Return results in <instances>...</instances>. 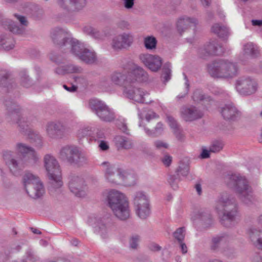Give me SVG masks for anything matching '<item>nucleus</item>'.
Masks as SVG:
<instances>
[{"label":"nucleus","instance_id":"1","mask_svg":"<svg viewBox=\"0 0 262 262\" xmlns=\"http://www.w3.org/2000/svg\"><path fill=\"white\" fill-rule=\"evenodd\" d=\"M51 36L55 42L61 39L62 41L57 43L61 46H69L71 53L85 63L91 64L96 61L97 56L95 52L86 48L83 43L73 38L66 30L56 28L52 31Z\"/></svg>","mask_w":262,"mask_h":262},{"label":"nucleus","instance_id":"2","mask_svg":"<svg viewBox=\"0 0 262 262\" xmlns=\"http://www.w3.org/2000/svg\"><path fill=\"white\" fill-rule=\"evenodd\" d=\"M103 195L107 206L116 218L121 221L130 218L129 202L125 193L117 189H111L105 191Z\"/></svg>","mask_w":262,"mask_h":262},{"label":"nucleus","instance_id":"3","mask_svg":"<svg viewBox=\"0 0 262 262\" xmlns=\"http://www.w3.org/2000/svg\"><path fill=\"white\" fill-rule=\"evenodd\" d=\"M16 150L20 154L21 158L18 161L11 159L10 151H5L3 154L4 159L12 171H15L17 169H20L26 166H34L39 160V156L36 151L31 147L24 143H17Z\"/></svg>","mask_w":262,"mask_h":262},{"label":"nucleus","instance_id":"4","mask_svg":"<svg viewBox=\"0 0 262 262\" xmlns=\"http://www.w3.org/2000/svg\"><path fill=\"white\" fill-rule=\"evenodd\" d=\"M104 176L106 180L110 183L116 185L123 184L130 186L136 183V176L133 173H129L121 168H117L115 165L107 162L101 163Z\"/></svg>","mask_w":262,"mask_h":262},{"label":"nucleus","instance_id":"5","mask_svg":"<svg viewBox=\"0 0 262 262\" xmlns=\"http://www.w3.org/2000/svg\"><path fill=\"white\" fill-rule=\"evenodd\" d=\"M227 179L229 181L228 186L234 189L244 203L249 205L253 202L255 200L253 192L244 177L238 173H234L228 175Z\"/></svg>","mask_w":262,"mask_h":262},{"label":"nucleus","instance_id":"6","mask_svg":"<svg viewBox=\"0 0 262 262\" xmlns=\"http://www.w3.org/2000/svg\"><path fill=\"white\" fill-rule=\"evenodd\" d=\"M210 75L216 78H231L238 73L236 64L228 60H220L210 64L208 67Z\"/></svg>","mask_w":262,"mask_h":262},{"label":"nucleus","instance_id":"7","mask_svg":"<svg viewBox=\"0 0 262 262\" xmlns=\"http://www.w3.org/2000/svg\"><path fill=\"white\" fill-rule=\"evenodd\" d=\"M216 209L220 215H222V222L226 220L232 221L238 215L236 205L227 193L221 195L216 202Z\"/></svg>","mask_w":262,"mask_h":262},{"label":"nucleus","instance_id":"8","mask_svg":"<svg viewBox=\"0 0 262 262\" xmlns=\"http://www.w3.org/2000/svg\"><path fill=\"white\" fill-rule=\"evenodd\" d=\"M43 165L51 183L54 188L62 186L61 172L60 166L56 158L50 154L43 157Z\"/></svg>","mask_w":262,"mask_h":262},{"label":"nucleus","instance_id":"9","mask_svg":"<svg viewBox=\"0 0 262 262\" xmlns=\"http://www.w3.org/2000/svg\"><path fill=\"white\" fill-rule=\"evenodd\" d=\"M22 183L26 193L32 198H39L45 193L43 184L39 178L31 172L25 173Z\"/></svg>","mask_w":262,"mask_h":262},{"label":"nucleus","instance_id":"10","mask_svg":"<svg viewBox=\"0 0 262 262\" xmlns=\"http://www.w3.org/2000/svg\"><path fill=\"white\" fill-rule=\"evenodd\" d=\"M136 214L142 220L146 219L150 214V207L147 195L143 191L136 192L133 199Z\"/></svg>","mask_w":262,"mask_h":262},{"label":"nucleus","instance_id":"11","mask_svg":"<svg viewBox=\"0 0 262 262\" xmlns=\"http://www.w3.org/2000/svg\"><path fill=\"white\" fill-rule=\"evenodd\" d=\"M128 85L127 72L125 70L113 72L109 80H103L100 84L105 91L110 92L115 90L116 86H123L124 89Z\"/></svg>","mask_w":262,"mask_h":262},{"label":"nucleus","instance_id":"12","mask_svg":"<svg viewBox=\"0 0 262 262\" xmlns=\"http://www.w3.org/2000/svg\"><path fill=\"white\" fill-rule=\"evenodd\" d=\"M123 95L135 102L140 103L150 102V99H148L149 93L148 91L135 87L132 84L125 86L123 90Z\"/></svg>","mask_w":262,"mask_h":262},{"label":"nucleus","instance_id":"13","mask_svg":"<svg viewBox=\"0 0 262 262\" xmlns=\"http://www.w3.org/2000/svg\"><path fill=\"white\" fill-rule=\"evenodd\" d=\"M91 109L102 121L110 122L115 118L114 112L103 102L97 99H91L89 102Z\"/></svg>","mask_w":262,"mask_h":262},{"label":"nucleus","instance_id":"14","mask_svg":"<svg viewBox=\"0 0 262 262\" xmlns=\"http://www.w3.org/2000/svg\"><path fill=\"white\" fill-rule=\"evenodd\" d=\"M257 82L249 77L239 78L236 83L237 91L242 95H250L254 93L257 89Z\"/></svg>","mask_w":262,"mask_h":262},{"label":"nucleus","instance_id":"15","mask_svg":"<svg viewBox=\"0 0 262 262\" xmlns=\"http://www.w3.org/2000/svg\"><path fill=\"white\" fill-rule=\"evenodd\" d=\"M130 71L129 73L127 72L129 84L133 85L136 83H141L148 81V74L141 67L134 65Z\"/></svg>","mask_w":262,"mask_h":262},{"label":"nucleus","instance_id":"16","mask_svg":"<svg viewBox=\"0 0 262 262\" xmlns=\"http://www.w3.org/2000/svg\"><path fill=\"white\" fill-rule=\"evenodd\" d=\"M80 152L79 149L75 146L66 145L63 146L59 152V158L70 163L75 162L80 158Z\"/></svg>","mask_w":262,"mask_h":262},{"label":"nucleus","instance_id":"17","mask_svg":"<svg viewBox=\"0 0 262 262\" xmlns=\"http://www.w3.org/2000/svg\"><path fill=\"white\" fill-rule=\"evenodd\" d=\"M71 192L78 197H83L86 194V186L82 179L78 176H72L69 183Z\"/></svg>","mask_w":262,"mask_h":262},{"label":"nucleus","instance_id":"18","mask_svg":"<svg viewBox=\"0 0 262 262\" xmlns=\"http://www.w3.org/2000/svg\"><path fill=\"white\" fill-rule=\"evenodd\" d=\"M139 59L147 68L153 72L158 71L162 63L161 57L149 54H141Z\"/></svg>","mask_w":262,"mask_h":262},{"label":"nucleus","instance_id":"19","mask_svg":"<svg viewBox=\"0 0 262 262\" xmlns=\"http://www.w3.org/2000/svg\"><path fill=\"white\" fill-rule=\"evenodd\" d=\"M181 117L186 121H192L201 118L203 113L193 106H185L181 108Z\"/></svg>","mask_w":262,"mask_h":262},{"label":"nucleus","instance_id":"20","mask_svg":"<svg viewBox=\"0 0 262 262\" xmlns=\"http://www.w3.org/2000/svg\"><path fill=\"white\" fill-rule=\"evenodd\" d=\"M248 237L251 243L257 248L262 250V229L254 225L247 231Z\"/></svg>","mask_w":262,"mask_h":262},{"label":"nucleus","instance_id":"21","mask_svg":"<svg viewBox=\"0 0 262 262\" xmlns=\"http://www.w3.org/2000/svg\"><path fill=\"white\" fill-rule=\"evenodd\" d=\"M87 222L90 225L93 227L95 232L101 236H102L106 232V227L103 219L92 215L89 217Z\"/></svg>","mask_w":262,"mask_h":262},{"label":"nucleus","instance_id":"22","mask_svg":"<svg viewBox=\"0 0 262 262\" xmlns=\"http://www.w3.org/2000/svg\"><path fill=\"white\" fill-rule=\"evenodd\" d=\"M64 130V126L60 122L49 123L46 128L48 135L52 138H57Z\"/></svg>","mask_w":262,"mask_h":262},{"label":"nucleus","instance_id":"23","mask_svg":"<svg viewBox=\"0 0 262 262\" xmlns=\"http://www.w3.org/2000/svg\"><path fill=\"white\" fill-rule=\"evenodd\" d=\"M14 16L20 22L21 25L18 26L16 23L11 21L8 25V29L9 30L15 34H22L25 30L24 26L27 25V21L25 17L16 14H14Z\"/></svg>","mask_w":262,"mask_h":262},{"label":"nucleus","instance_id":"24","mask_svg":"<svg viewBox=\"0 0 262 262\" xmlns=\"http://www.w3.org/2000/svg\"><path fill=\"white\" fill-rule=\"evenodd\" d=\"M197 23L198 20L195 18L183 16L180 17L178 20L177 28L178 31L181 33L189 27L195 26Z\"/></svg>","mask_w":262,"mask_h":262},{"label":"nucleus","instance_id":"25","mask_svg":"<svg viewBox=\"0 0 262 262\" xmlns=\"http://www.w3.org/2000/svg\"><path fill=\"white\" fill-rule=\"evenodd\" d=\"M59 5L64 8L79 10L85 5V0H57Z\"/></svg>","mask_w":262,"mask_h":262},{"label":"nucleus","instance_id":"26","mask_svg":"<svg viewBox=\"0 0 262 262\" xmlns=\"http://www.w3.org/2000/svg\"><path fill=\"white\" fill-rule=\"evenodd\" d=\"M199 52L203 54L204 53L210 55H221L223 52V48L219 45L217 42L214 40L209 42L204 48L200 49Z\"/></svg>","mask_w":262,"mask_h":262},{"label":"nucleus","instance_id":"27","mask_svg":"<svg viewBox=\"0 0 262 262\" xmlns=\"http://www.w3.org/2000/svg\"><path fill=\"white\" fill-rule=\"evenodd\" d=\"M221 113L226 120H233L237 114L236 108L232 104L225 105L221 108Z\"/></svg>","mask_w":262,"mask_h":262},{"label":"nucleus","instance_id":"28","mask_svg":"<svg viewBox=\"0 0 262 262\" xmlns=\"http://www.w3.org/2000/svg\"><path fill=\"white\" fill-rule=\"evenodd\" d=\"M80 67L73 64H69L64 66H59L55 71L58 75H64L66 74L80 73L82 72Z\"/></svg>","mask_w":262,"mask_h":262},{"label":"nucleus","instance_id":"29","mask_svg":"<svg viewBox=\"0 0 262 262\" xmlns=\"http://www.w3.org/2000/svg\"><path fill=\"white\" fill-rule=\"evenodd\" d=\"M114 140L116 145L119 148L129 149L132 147V140L125 136H117Z\"/></svg>","mask_w":262,"mask_h":262},{"label":"nucleus","instance_id":"30","mask_svg":"<svg viewBox=\"0 0 262 262\" xmlns=\"http://www.w3.org/2000/svg\"><path fill=\"white\" fill-rule=\"evenodd\" d=\"M258 52V47L252 42H248L243 47V55L246 57H254Z\"/></svg>","mask_w":262,"mask_h":262},{"label":"nucleus","instance_id":"31","mask_svg":"<svg viewBox=\"0 0 262 262\" xmlns=\"http://www.w3.org/2000/svg\"><path fill=\"white\" fill-rule=\"evenodd\" d=\"M139 125L141 127H142L141 121H140ZM143 128L146 135L152 137H155L161 135L164 129L163 125L161 122L157 123L154 130H150L144 126H143Z\"/></svg>","mask_w":262,"mask_h":262},{"label":"nucleus","instance_id":"32","mask_svg":"<svg viewBox=\"0 0 262 262\" xmlns=\"http://www.w3.org/2000/svg\"><path fill=\"white\" fill-rule=\"evenodd\" d=\"M10 117L12 118L14 120H16V123L20 127L24 128L25 126H28V124L25 121L24 118H20V115L18 110L14 108L13 105L11 107V110L10 111Z\"/></svg>","mask_w":262,"mask_h":262},{"label":"nucleus","instance_id":"33","mask_svg":"<svg viewBox=\"0 0 262 262\" xmlns=\"http://www.w3.org/2000/svg\"><path fill=\"white\" fill-rule=\"evenodd\" d=\"M212 31L217 34L220 37L224 38L229 33V29L225 26L215 24L211 28Z\"/></svg>","mask_w":262,"mask_h":262},{"label":"nucleus","instance_id":"34","mask_svg":"<svg viewBox=\"0 0 262 262\" xmlns=\"http://www.w3.org/2000/svg\"><path fill=\"white\" fill-rule=\"evenodd\" d=\"M120 38L122 40L124 48H126L132 45L134 37L132 33H123L120 34Z\"/></svg>","mask_w":262,"mask_h":262},{"label":"nucleus","instance_id":"35","mask_svg":"<svg viewBox=\"0 0 262 262\" xmlns=\"http://www.w3.org/2000/svg\"><path fill=\"white\" fill-rule=\"evenodd\" d=\"M192 99L194 101L199 102L203 101V104H205V102L211 101L209 97H205L201 90H196L193 94Z\"/></svg>","mask_w":262,"mask_h":262},{"label":"nucleus","instance_id":"36","mask_svg":"<svg viewBox=\"0 0 262 262\" xmlns=\"http://www.w3.org/2000/svg\"><path fill=\"white\" fill-rule=\"evenodd\" d=\"M78 138H82L86 136H91L92 137L93 132L92 130V127L89 126H84L80 128L77 133Z\"/></svg>","mask_w":262,"mask_h":262},{"label":"nucleus","instance_id":"37","mask_svg":"<svg viewBox=\"0 0 262 262\" xmlns=\"http://www.w3.org/2000/svg\"><path fill=\"white\" fill-rule=\"evenodd\" d=\"M144 43L147 49H154L156 47L157 40L156 38L152 36H147L144 38Z\"/></svg>","mask_w":262,"mask_h":262},{"label":"nucleus","instance_id":"38","mask_svg":"<svg viewBox=\"0 0 262 262\" xmlns=\"http://www.w3.org/2000/svg\"><path fill=\"white\" fill-rule=\"evenodd\" d=\"M112 47L115 50L125 48L122 40L120 38V34L113 38L112 42Z\"/></svg>","mask_w":262,"mask_h":262},{"label":"nucleus","instance_id":"39","mask_svg":"<svg viewBox=\"0 0 262 262\" xmlns=\"http://www.w3.org/2000/svg\"><path fill=\"white\" fill-rule=\"evenodd\" d=\"M83 31L85 33L91 35L93 37H94V38H97V39L100 38L99 32L97 31L96 29H95L91 26H85L83 28Z\"/></svg>","mask_w":262,"mask_h":262},{"label":"nucleus","instance_id":"40","mask_svg":"<svg viewBox=\"0 0 262 262\" xmlns=\"http://www.w3.org/2000/svg\"><path fill=\"white\" fill-rule=\"evenodd\" d=\"M185 230L183 227L178 228L173 233L174 237L179 242L183 241L185 235Z\"/></svg>","mask_w":262,"mask_h":262},{"label":"nucleus","instance_id":"41","mask_svg":"<svg viewBox=\"0 0 262 262\" xmlns=\"http://www.w3.org/2000/svg\"><path fill=\"white\" fill-rule=\"evenodd\" d=\"M140 237L137 234L133 235L129 242V247L132 249H136L138 247Z\"/></svg>","mask_w":262,"mask_h":262},{"label":"nucleus","instance_id":"42","mask_svg":"<svg viewBox=\"0 0 262 262\" xmlns=\"http://www.w3.org/2000/svg\"><path fill=\"white\" fill-rule=\"evenodd\" d=\"M171 65L169 63H166L163 67V72L164 74V82H167L170 78Z\"/></svg>","mask_w":262,"mask_h":262},{"label":"nucleus","instance_id":"43","mask_svg":"<svg viewBox=\"0 0 262 262\" xmlns=\"http://www.w3.org/2000/svg\"><path fill=\"white\" fill-rule=\"evenodd\" d=\"M224 144L221 141H216L212 143L210 147V151L211 152L220 151L223 148Z\"/></svg>","mask_w":262,"mask_h":262},{"label":"nucleus","instance_id":"44","mask_svg":"<svg viewBox=\"0 0 262 262\" xmlns=\"http://www.w3.org/2000/svg\"><path fill=\"white\" fill-rule=\"evenodd\" d=\"M154 145L156 149L159 150L166 149L168 147V144L166 142L160 140L155 141Z\"/></svg>","mask_w":262,"mask_h":262},{"label":"nucleus","instance_id":"45","mask_svg":"<svg viewBox=\"0 0 262 262\" xmlns=\"http://www.w3.org/2000/svg\"><path fill=\"white\" fill-rule=\"evenodd\" d=\"M9 39H12L13 40V46L10 49H4L5 50H10L12 49L14 47V46H15V40L11 36H6L5 35H1V36H0V41L2 40L1 42H3V43H4L5 45H6V46H9L10 43L8 41H7V40H9Z\"/></svg>","mask_w":262,"mask_h":262},{"label":"nucleus","instance_id":"46","mask_svg":"<svg viewBox=\"0 0 262 262\" xmlns=\"http://www.w3.org/2000/svg\"><path fill=\"white\" fill-rule=\"evenodd\" d=\"M166 121L170 127L175 131L178 127L177 123L175 119L171 116L167 115Z\"/></svg>","mask_w":262,"mask_h":262},{"label":"nucleus","instance_id":"47","mask_svg":"<svg viewBox=\"0 0 262 262\" xmlns=\"http://www.w3.org/2000/svg\"><path fill=\"white\" fill-rule=\"evenodd\" d=\"M223 237L216 236L212 238V244L213 245L211 246V248L213 249H215L218 244L221 243L223 241Z\"/></svg>","mask_w":262,"mask_h":262},{"label":"nucleus","instance_id":"48","mask_svg":"<svg viewBox=\"0 0 262 262\" xmlns=\"http://www.w3.org/2000/svg\"><path fill=\"white\" fill-rule=\"evenodd\" d=\"M124 7L127 9H132L134 5L135 0H122Z\"/></svg>","mask_w":262,"mask_h":262},{"label":"nucleus","instance_id":"49","mask_svg":"<svg viewBox=\"0 0 262 262\" xmlns=\"http://www.w3.org/2000/svg\"><path fill=\"white\" fill-rule=\"evenodd\" d=\"M172 161V157L168 155L164 156L162 159L163 163L166 166L170 165Z\"/></svg>","mask_w":262,"mask_h":262},{"label":"nucleus","instance_id":"50","mask_svg":"<svg viewBox=\"0 0 262 262\" xmlns=\"http://www.w3.org/2000/svg\"><path fill=\"white\" fill-rule=\"evenodd\" d=\"M178 172L179 174L186 176L189 173V168L187 166H185L183 168L179 167Z\"/></svg>","mask_w":262,"mask_h":262},{"label":"nucleus","instance_id":"51","mask_svg":"<svg viewBox=\"0 0 262 262\" xmlns=\"http://www.w3.org/2000/svg\"><path fill=\"white\" fill-rule=\"evenodd\" d=\"M149 248L151 251L156 252L161 250V247L157 244L152 243L149 245Z\"/></svg>","mask_w":262,"mask_h":262},{"label":"nucleus","instance_id":"52","mask_svg":"<svg viewBox=\"0 0 262 262\" xmlns=\"http://www.w3.org/2000/svg\"><path fill=\"white\" fill-rule=\"evenodd\" d=\"M75 82L78 84L81 85L85 83V79L81 76H75L74 77Z\"/></svg>","mask_w":262,"mask_h":262},{"label":"nucleus","instance_id":"53","mask_svg":"<svg viewBox=\"0 0 262 262\" xmlns=\"http://www.w3.org/2000/svg\"><path fill=\"white\" fill-rule=\"evenodd\" d=\"M1 41L2 40L0 41V48L8 49H10L13 46V41L12 39H9V40H7V41H8L10 43L9 46H6V45H5V43L2 42Z\"/></svg>","mask_w":262,"mask_h":262},{"label":"nucleus","instance_id":"54","mask_svg":"<svg viewBox=\"0 0 262 262\" xmlns=\"http://www.w3.org/2000/svg\"><path fill=\"white\" fill-rule=\"evenodd\" d=\"M158 117V115L154 112H149L146 115V119L149 122L150 120Z\"/></svg>","mask_w":262,"mask_h":262},{"label":"nucleus","instance_id":"55","mask_svg":"<svg viewBox=\"0 0 262 262\" xmlns=\"http://www.w3.org/2000/svg\"><path fill=\"white\" fill-rule=\"evenodd\" d=\"M104 137V134L103 132L101 131V130H97L96 136H93V135L92 136V138L95 140L102 139Z\"/></svg>","mask_w":262,"mask_h":262},{"label":"nucleus","instance_id":"56","mask_svg":"<svg viewBox=\"0 0 262 262\" xmlns=\"http://www.w3.org/2000/svg\"><path fill=\"white\" fill-rule=\"evenodd\" d=\"M29 81V79L28 78V76L27 74H25L23 77H22L21 79V83L24 86L28 87L29 86V84L28 83V82Z\"/></svg>","mask_w":262,"mask_h":262},{"label":"nucleus","instance_id":"57","mask_svg":"<svg viewBox=\"0 0 262 262\" xmlns=\"http://www.w3.org/2000/svg\"><path fill=\"white\" fill-rule=\"evenodd\" d=\"M180 243V247L183 254H186L187 252V247L183 241L179 242Z\"/></svg>","mask_w":262,"mask_h":262},{"label":"nucleus","instance_id":"58","mask_svg":"<svg viewBox=\"0 0 262 262\" xmlns=\"http://www.w3.org/2000/svg\"><path fill=\"white\" fill-rule=\"evenodd\" d=\"M100 148L102 150H105L108 148L107 143L104 141H101L99 145Z\"/></svg>","mask_w":262,"mask_h":262},{"label":"nucleus","instance_id":"59","mask_svg":"<svg viewBox=\"0 0 262 262\" xmlns=\"http://www.w3.org/2000/svg\"><path fill=\"white\" fill-rule=\"evenodd\" d=\"M252 24L254 26L262 27L261 19H253L251 21Z\"/></svg>","mask_w":262,"mask_h":262},{"label":"nucleus","instance_id":"60","mask_svg":"<svg viewBox=\"0 0 262 262\" xmlns=\"http://www.w3.org/2000/svg\"><path fill=\"white\" fill-rule=\"evenodd\" d=\"M210 152H211L210 149L209 150L207 149H203L201 155V157L203 159L208 158L209 157Z\"/></svg>","mask_w":262,"mask_h":262},{"label":"nucleus","instance_id":"61","mask_svg":"<svg viewBox=\"0 0 262 262\" xmlns=\"http://www.w3.org/2000/svg\"><path fill=\"white\" fill-rule=\"evenodd\" d=\"M118 126L119 128L123 132H125L126 130V129H127L126 124L124 122V121H123V122H121V125L118 124Z\"/></svg>","mask_w":262,"mask_h":262},{"label":"nucleus","instance_id":"62","mask_svg":"<svg viewBox=\"0 0 262 262\" xmlns=\"http://www.w3.org/2000/svg\"><path fill=\"white\" fill-rule=\"evenodd\" d=\"M63 88L67 91L71 92L75 91L77 89V86L75 85H72L71 87H68L66 85H64Z\"/></svg>","mask_w":262,"mask_h":262},{"label":"nucleus","instance_id":"63","mask_svg":"<svg viewBox=\"0 0 262 262\" xmlns=\"http://www.w3.org/2000/svg\"><path fill=\"white\" fill-rule=\"evenodd\" d=\"M253 262H262V258L258 255L256 254L252 258Z\"/></svg>","mask_w":262,"mask_h":262},{"label":"nucleus","instance_id":"64","mask_svg":"<svg viewBox=\"0 0 262 262\" xmlns=\"http://www.w3.org/2000/svg\"><path fill=\"white\" fill-rule=\"evenodd\" d=\"M256 224L262 227V214L257 219Z\"/></svg>","mask_w":262,"mask_h":262}]
</instances>
